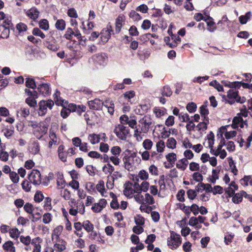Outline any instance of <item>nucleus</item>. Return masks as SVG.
Returning a JSON list of instances; mask_svg holds the SVG:
<instances>
[{"instance_id": "f257e3e1", "label": "nucleus", "mask_w": 252, "mask_h": 252, "mask_svg": "<svg viewBox=\"0 0 252 252\" xmlns=\"http://www.w3.org/2000/svg\"><path fill=\"white\" fill-rule=\"evenodd\" d=\"M233 128L232 126L229 125H226L220 127L218 130L217 136L219 138H224L223 135L226 139H230L235 137L237 134V132L235 130H231Z\"/></svg>"}, {"instance_id": "f03ea898", "label": "nucleus", "mask_w": 252, "mask_h": 252, "mask_svg": "<svg viewBox=\"0 0 252 252\" xmlns=\"http://www.w3.org/2000/svg\"><path fill=\"white\" fill-rule=\"evenodd\" d=\"M168 246L172 250H175L181 244L182 241L180 235L175 232L170 231V237L167 240Z\"/></svg>"}, {"instance_id": "7ed1b4c3", "label": "nucleus", "mask_w": 252, "mask_h": 252, "mask_svg": "<svg viewBox=\"0 0 252 252\" xmlns=\"http://www.w3.org/2000/svg\"><path fill=\"white\" fill-rule=\"evenodd\" d=\"M140 161L141 159L137 156V153L133 152L124 159L125 167L126 169L130 170L132 169L135 163L139 164Z\"/></svg>"}, {"instance_id": "20e7f679", "label": "nucleus", "mask_w": 252, "mask_h": 252, "mask_svg": "<svg viewBox=\"0 0 252 252\" xmlns=\"http://www.w3.org/2000/svg\"><path fill=\"white\" fill-rule=\"evenodd\" d=\"M138 122L140 131L143 133H147L152 124V120L150 116L148 115L144 116L139 120Z\"/></svg>"}, {"instance_id": "39448f33", "label": "nucleus", "mask_w": 252, "mask_h": 252, "mask_svg": "<svg viewBox=\"0 0 252 252\" xmlns=\"http://www.w3.org/2000/svg\"><path fill=\"white\" fill-rule=\"evenodd\" d=\"M114 132L119 139L122 140H126L129 133V130L127 127L119 124L115 126Z\"/></svg>"}, {"instance_id": "423d86ee", "label": "nucleus", "mask_w": 252, "mask_h": 252, "mask_svg": "<svg viewBox=\"0 0 252 252\" xmlns=\"http://www.w3.org/2000/svg\"><path fill=\"white\" fill-rule=\"evenodd\" d=\"M54 102L52 100H41L39 103L38 115L40 116L44 115L48 110H51L54 106Z\"/></svg>"}, {"instance_id": "0eeeda50", "label": "nucleus", "mask_w": 252, "mask_h": 252, "mask_svg": "<svg viewBox=\"0 0 252 252\" xmlns=\"http://www.w3.org/2000/svg\"><path fill=\"white\" fill-rule=\"evenodd\" d=\"M73 35L78 39L81 38V40L83 39V37H82L80 31L78 28H74V29L71 28H67L63 36L67 40H71Z\"/></svg>"}, {"instance_id": "6e6552de", "label": "nucleus", "mask_w": 252, "mask_h": 252, "mask_svg": "<svg viewBox=\"0 0 252 252\" xmlns=\"http://www.w3.org/2000/svg\"><path fill=\"white\" fill-rule=\"evenodd\" d=\"M30 182L35 185H39L41 183V174L36 169H33L29 175Z\"/></svg>"}, {"instance_id": "1a4fd4ad", "label": "nucleus", "mask_w": 252, "mask_h": 252, "mask_svg": "<svg viewBox=\"0 0 252 252\" xmlns=\"http://www.w3.org/2000/svg\"><path fill=\"white\" fill-rule=\"evenodd\" d=\"M47 125L45 123L41 122L39 124L37 128L34 131L33 133L37 138L40 139L47 133Z\"/></svg>"}, {"instance_id": "9d476101", "label": "nucleus", "mask_w": 252, "mask_h": 252, "mask_svg": "<svg viewBox=\"0 0 252 252\" xmlns=\"http://www.w3.org/2000/svg\"><path fill=\"white\" fill-rule=\"evenodd\" d=\"M227 96L228 98L235 99L236 102L240 103H243L246 100L245 97H241L239 96L238 95V91L234 89H230L227 92Z\"/></svg>"}, {"instance_id": "9b49d317", "label": "nucleus", "mask_w": 252, "mask_h": 252, "mask_svg": "<svg viewBox=\"0 0 252 252\" xmlns=\"http://www.w3.org/2000/svg\"><path fill=\"white\" fill-rule=\"evenodd\" d=\"M113 32L112 27L108 25L106 28H104L101 32L100 38L101 41L104 44L106 43L111 37V32Z\"/></svg>"}, {"instance_id": "f8f14e48", "label": "nucleus", "mask_w": 252, "mask_h": 252, "mask_svg": "<svg viewBox=\"0 0 252 252\" xmlns=\"http://www.w3.org/2000/svg\"><path fill=\"white\" fill-rule=\"evenodd\" d=\"M92 59L96 64L102 65L106 63L107 60V57L104 53L94 55L92 57Z\"/></svg>"}, {"instance_id": "ddd939ff", "label": "nucleus", "mask_w": 252, "mask_h": 252, "mask_svg": "<svg viewBox=\"0 0 252 252\" xmlns=\"http://www.w3.org/2000/svg\"><path fill=\"white\" fill-rule=\"evenodd\" d=\"M107 204L105 199H100L98 203H94L92 207V210L95 213L100 212Z\"/></svg>"}, {"instance_id": "4468645a", "label": "nucleus", "mask_w": 252, "mask_h": 252, "mask_svg": "<svg viewBox=\"0 0 252 252\" xmlns=\"http://www.w3.org/2000/svg\"><path fill=\"white\" fill-rule=\"evenodd\" d=\"M88 104L90 108L94 110L102 109L104 106V102L99 99H95L93 100L89 101Z\"/></svg>"}, {"instance_id": "2eb2a0df", "label": "nucleus", "mask_w": 252, "mask_h": 252, "mask_svg": "<svg viewBox=\"0 0 252 252\" xmlns=\"http://www.w3.org/2000/svg\"><path fill=\"white\" fill-rule=\"evenodd\" d=\"M60 92L56 91L53 94V97L55 103L57 105H61L63 107H66L67 105V102L60 96Z\"/></svg>"}, {"instance_id": "dca6fc26", "label": "nucleus", "mask_w": 252, "mask_h": 252, "mask_svg": "<svg viewBox=\"0 0 252 252\" xmlns=\"http://www.w3.org/2000/svg\"><path fill=\"white\" fill-rule=\"evenodd\" d=\"M42 242V239L39 237H36L32 240V252H41V246L40 244Z\"/></svg>"}, {"instance_id": "f3484780", "label": "nucleus", "mask_w": 252, "mask_h": 252, "mask_svg": "<svg viewBox=\"0 0 252 252\" xmlns=\"http://www.w3.org/2000/svg\"><path fill=\"white\" fill-rule=\"evenodd\" d=\"M63 230V226L62 225H59L57 226L53 231L52 234V241H60V238L59 236L61 234Z\"/></svg>"}, {"instance_id": "a211bd4d", "label": "nucleus", "mask_w": 252, "mask_h": 252, "mask_svg": "<svg viewBox=\"0 0 252 252\" xmlns=\"http://www.w3.org/2000/svg\"><path fill=\"white\" fill-rule=\"evenodd\" d=\"M125 17L124 15L119 16L116 20L115 31L116 33H119L121 28L125 22Z\"/></svg>"}, {"instance_id": "6ab92c4d", "label": "nucleus", "mask_w": 252, "mask_h": 252, "mask_svg": "<svg viewBox=\"0 0 252 252\" xmlns=\"http://www.w3.org/2000/svg\"><path fill=\"white\" fill-rule=\"evenodd\" d=\"M125 186V188L124 190V194L128 198H132L134 193L132 187V184L128 183L126 184Z\"/></svg>"}, {"instance_id": "aec40b11", "label": "nucleus", "mask_w": 252, "mask_h": 252, "mask_svg": "<svg viewBox=\"0 0 252 252\" xmlns=\"http://www.w3.org/2000/svg\"><path fill=\"white\" fill-rule=\"evenodd\" d=\"M38 90L39 93L45 96L50 94V88L48 84H42L38 86Z\"/></svg>"}, {"instance_id": "412c9836", "label": "nucleus", "mask_w": 252, "mask_h": 252, "mask_svg": "<svg viewBox=\"0 0 252 252\" xmlns=\"http://www.w3.org/2000/svg\"><path fill=\"white\" fill-rule=\"evenodd\" d=\"M238 189V187L234 181H232L229 186L225 189V193L229 196H232L234 194L235 190Z\"/></svg>"}, {"instance_id": "4be33fe9", "label": "nucleus", "mask_w": 252, "mask_h": 252, "mask_svg": "<svg viewBox=\"0 0 252 252\" xmlns=\"http://www.w3.org/2000/svg\"><path fill=\"white\" fill-rule=\"evenodd\" d=\"M26 14L31 19L35 20L38 18L39 11L35 7H32L27 10Z\"/></svg>"}, {"instance_id": "5701e85b", "label": "nucleus", "mask_w": 252, "mask_h": 252, "mask_svg": "<svg viewBox=\"0 0 252 252\" xmlns=\"http://www.w3.org/2000/svg\"><path fill=\"white\" fill-rule=\"evenodd\" d=\"M231 126H232L233 129L237 128L239 127H243L244 122L242 117L240 116L234 117Z\"/></svg>"}, {"instance_id": "b1692460", "label": "nucleus", "mask_w": 252, "mask_h": 252, "mask_svg": "<svg viewBox=\"0 0 252 252\" xmlns=\"http://www.w3.org/2000/svg\"><path fill=\"white\" fill-rule=\"evenodd\" d=\"M30 114V110L28 107H22L16 111V116L18 118H26Z\"/></svg>"}, {"instance_id": "393cba45", "label": "nucleus", "mask_w": 252, "mask_h": 252, "mask_svg": "<svg viewBox=\"0 0 252 252\" xmlns=\"http://www.w3.org/2000/svg\"><path fill=\"white\" fill-rule=\"evenodd\" d=\"M215 137L212 132H210L205 139L204 145L207 148L213 147L214 144Z\"/></svg>"}, {"instance_id": "a878e982", "label": "nucleus", "mask_w": 252, "mask_h": 252, "mask_svg": "<svg viewBox=\"0 0 252 252\" xmlns=\"http://www.w3.org/2000/svg\"><path fill=\"white\" fill-rule=\"evenodd\" d=\"M104 108H106L110 115H113L114 112V104L112 100H106L104 102Z\"/></svg>"}, {"instance_id": "bb28decb", "label": "nucleus", "mask_w": 252, "mask_h": 252, "mask_svg": "<svg viewBox=\"0 0 252 252\" xmlns=\"http://www.w3.org/2000/svg\"><path fill=\"white\" fill-rule=\"evenodd\" d=\"M96 190L101 194L102 196H107V191L105 189L104 182L100 181L96 186Z\"/></svg>"}, {"instance_id": "cd10ccee", "label": "nucleus", "mask_w": 252, "mask_h": 252, "mask_svg": "<svg viewBox=\"0 0 252 252\" xmlns=\"http://www.w3.org/2000/svg\"><path fill=\"white\" fill-rule=\"evenodd\" d=\"M55 243L54 248L56 251L59 252H62L65 249V242L63 240L60 239V241H53Z\"/></svg>"}, {"instance_id": "c85d7f7f", "label": "nucleus", "mask_w": 252, "mask_h": 252, "mask_svg": "<svg viewBox=\"0 0 252 252\" xmlns=\"http://www.w3.org/2000/svg\"><path fill=\"white\" fill-rule=\"evenodd\" d=\"M189 163V161L187 158H183L177 161L176 165L177 168L178 169H180L182 170H185L186 169Z\"/></svg>"}, {"instance_id": "c756f323", "label": "nucleus", "mask_w": 252, "mask_h": 252, "mask_svg": "<svg viewBox=\"0 0 252 252\" xmlns=\"http://www.w3.org/2000/svg\"><path fill=\"white\" fill-rule=\"evenodd\" d=\"M2 247L6 252H16L15 247L14 246L13 243L11 241L6 242L3 245Z\"/></svg>"}, {"instance_id": "7c9ffc66", "label": "nucleus", "mask_w": 252, "mask_h": 252, "mask_svg": "<svg viewBox=\"0 0 252 252\" xmlns=\"http://www.w3.org/2000/svg\"><path fill=\"white\" fill-rule=\"evenodd\" d=\"M0 26L8 29L10 31L13 30L14 29L13 25L11 21V18L10 17H6L4 19L2 24Z\"/></svg>"}, {"instance_id": "2f4dec72", "label": "nucleus", "mask_w": 252, "mask_h": 252, "mask_svg": "<svg viewBox=\"0 0 252 252\" xmlns=\"http://www.w3.org/2000/svg\"><path fill=\"white\" fill-rule=\"evenodd\" d=\"M204 21L206 22L207 25L208 27V30L210 32H213L216 29L215 26V23L213 21V19L210 17H208L204 19Z\"/></svg>"}, {"instance_id": "473e14b6", "label": "nucleus", "mask_w": 252, "mask_h": 252, "mask_svg": "<svg viewBox=\"0 0 252 252\" xmlns=\"http://www.w3.org/2000/svg\"><path fill=\"white\" fill-rule=\"evenodd\" d=\"M100 134H96L95 133H92L89 134L88 136V140L90 141L91 143L93 145L98 143L100 141Z\"/></svg>"}, {"instance_id": "72a5a7b5", "label": "nucleus", "mask_w": 252, "mask_h": 252, "mask_svg": "<svg viewBox=\"0 0 252 252\" xmlns=\"http://www.w3.org/2000/svg\"><path fill=\"white\" fill-rule=\"evenodd\" d=\"M153 112L157 118H160L165 114L166 110L163 108L155 107Z\"/></svg>"}, {"instance_id": "f704fd0d", "label": "nucleus", "mask_w": 252, "mask_h": 252, "mask_svg": "<svg viewBox=\"0 0 252 252\" xmlns=\"http://www.w3.org/2000/svg\"><path fill=\"white\" fill-rule=\"evenodd\" d=\"M189 224L190 226L194 227L195 228L198 229L201 228L202 226L198 221L196 217H191L189 221Z\"/></svg>"}, {"instance_id": "c9c22d12", "label": "nucleus", "mask_w": 252, "mask_h": 252, "mask_svg": "<svg viewBox=\"0 0 252 252\" xmlns=\"http://www.w3.org/2000/svg\"><path fill=\"white\" fill-rule=\"evenodd\" d=\"M219 172L220 170L218 169H213L212 175L209 179V181L211 183L215 184L216 182V181L219 179Z\"/></svg>"}, {"instance_id": "e433bc0d", "label": "nucleus", "mask_w": 252, "mask_h": 252, "mask_svg": "<svg viewBox=\"0 0 252 252\" xmlns=\"http://www.w3.org/2000/svg\"><path fill=\"white\" fill-rule=\"evenodd\" d=\"M252 13L250 11L247 12L244 15L240 16L239 18L240 23L242 25L246 24L248 21L250 19Z\"/></svg>"}, {"instance_id": "4c0bfd02", "label": "nucleus", "mask_w": 252, "mask_h": 252, "mask_svg": "<svg viewBox=\"0 0 252 252\" xmlns=\"http://www.w3.org/2000/svg\"><path fill=\"white\" fill-rule=\"evenodd\" d=\"M135 95V93L133 91H129L124 93L121 97H124L125 99L127 100L128 102H131V99L133 98Z\"/></svg>"}, {"instance_id": "58836bf2", "label": "nucleus", "mask_w": 252, "mask_h": 252, "mask_svg": "<svg viewBox=\"0 0 252 252\" xmlns=\"http://www.w3.org/2000/svg\"><path fill=\"white\" fill-rule=\"evenodd\" d=\"M30 152L33 155L38 154L39 152V144L38 142H34L30 147Z\"/></svg>"}, {"instance_id": "ea45409f", "label": "nucleus", "mask_w": 252, "mask_h": 252, "mask_svg": "<svg viewBox=\"0 0 252 252\" xmlns=\"http://www.w3.org/2000/svg\"><path fill=\"white\" fill-rule=\"evenodd\" d=\"M20 231L19 229L16 227L11 228L9 229V235L10 236L14 239H17L20 235Z\"/></svg>"}, {"instance_id": "a19ab883", "label": "nucleus", "mask_w": 252, "mask_h": 252, "mask_svg": "<svg viewBox=\"0 0 252 252\" xmlns=\"http://www.w3.org/2000/svg\"><path fill=\"white\" fill-rule=\"evenodd\" d=\"M110 196L112 198V200L110 203L111 207L114 209H118L119 208V204L116 196L112 192L110 193Z\"/></svg>"}, {"instance_id": "79ce46f5", "label": "nucleus", "mask_w": 252, "mask_h": 252, "mask_svg": "<svg viewBox=\"0 0 252 252\" xmlns=\"http://www.w3.org/2000/svg\"><path fill=\"white\" fill-rule=\"evenodd\" d=\"M83 228L87 231V232L90 233L91 231L94 229V225L88 220H85L83 222Z\"/></svg>"}, {"instance_id": "37998d69", "label": "nucleus", "mask_w": 252, "mask_h": 252, "mask_svg": "<svg viewBox=\"0 0 252 252\" xmlns=\"http://www.w3.org/2000/svg\"><path fill=\"white\" fill-rule=\"evenodd\" d=\"M65 22L63 19L58 20L55 23L56 28L60 31H63L65 28Z\"/></svg>"}, {"instance_id": "c03bdc74", "label": "nucleus", "mask_w": 252, "mask_h": 252, "mask_svg": "<svg viewBox=\"0 0 252 252\" xmlns=\"http://www.w3.org/2000/svg\"><path fill=\"white\" fill-rule=\"evenodd\" d=\"M137 177L141 180L146 181L149 179V176L147 171L142 169L139 171Z\"/></svg>"}, {"instance_id": "a18cd8bd", "label": "nucleus", "mask_w": 252, "mask_h": 252, "mask_svg": "<svg viewBox=\"0 0 252 252\" xmlns=\"http://www.w3.org/2000/svg\"><path fill=\"white\" fill-rule=\"evenodd\" d=\"M10 33V30L0 25V37L7 38Z\"/></svg>"}, {"instance_id": "49530a36", "label": "nucleus", "mask_w": 252, "mask_h": 252, "mask_svg": "<svg viewBox=\"0 0 252 252\" xmlns=\"http://www.w3.org/2000/svg\"><path fill=\"white\" fill-rule=\"evenodd\" d=\"M9 178L11 182L13 184H17L19 181V177L18 174L15 171H12L9 174Z\"/></svg>"}, {"instance_id": "de8ad7c7", "label": "nucleus", "mask_w": 252, "mask_h": 252, "mask_svg": "<svg viewBox=\"0 0 252 252\" xmlns=\"http://www.w3.org/2000/svg\"><path fill=\"white\" fill-rule=\"evenodd\" d=\"M177 142L173 137L169 138L166 142V146L170 149H174L176 148Z\"/></svg>"}, {"instance_id": "09e8293b", "label": "nucleus", "mask_w": 252, "mask_h": 252, "mask_svg": "<svg viewBox=\"0 0 252 252\" xmlns=\"http://www.w3.org/2000/svg\"><path fill=\"white\" fill-rule=\"evenodd\" d=\"M39 26L43 30H48L49 29V25L48 20L45 19L41 20L39 22Z\"/></svg>"}, {"instance_id": "8fccbe9b", "label": "nucleus", "mask_w": 252, "mask_h": 252, "mask_svg": "<svg viewBox=\"0 0 252 252\" xmlns=\"http://www.w3.org/2000/svg\"><path fill=\"white\" fill-rule=\"evenodd\" d=\"M114 167L112 165H111L109 163L105 165L102 168L103 172L106 174H111L112 173V172L114 171Z\"/></svg>"}, {"instance_id": "3c124183", "label": "nucleus", "mask_w": 252, "mask_h": 252, "mask_svg": "<svg viewBox=\"0 0 252 252\" xmlns=\"http://www.w3.org/2000/svg\"><path fill=\"white\" fill-rule=\"evenodd\" d=\"M153 142L149 139H146L144 140L142 143L143 148L146 150H150L152 148Z\"/></svg>"}, {"instance_id": "603ef678", "label": "nucleus", "mask_w": 252, "mask_h": 252, "mask_svg": "<svg viewBox=\"0 0 252 252\" xmlns=\"http://www.w3.org/2000/svg\"><path fill=\"white\" fill-rule=\"evenodd\" d=\"M20 240L22 243L26 246H28L30 244H32V240H31V238L29 236H24L22 235L20 236Z\"/></svg>"}, {"instance_id": "864d4df0", "label": "nucleus", "mask_w": 252, "mask_h": 252, "mask_svg": "<svg viewBox=\"0 0 252 252\" xmlns=\"http://www.w3.org/2000/svg\"><path fill=\"white\" fill-rule=\"evenodd\" d=\"M144 201L145 204L152 205L155 203V200L154 197L148 193H147L145 194Z\"/></svg>"}, {"instance_id": "5fc2aeb1", "label": "nucleus", "mask_w": 252, "mask_h": 252, "mask_svg": "<svg viewBox=\"0 0 252 252\" xmlns=\"http://www.w3.org/2000/svg\"><path fill=\"white\" fill-rule=\"evenodd\" d=\"M129 16L131 19L135 21H138L141 19V16L134 10H131L130 12Z\"/></svg>"}, {"instance_id": "6e6d98bb", "label": "nucleus", "mask_w": 252, "mask_h": 252, "mask_svg": "<svg viewBox=\"0 0 252 252\" xmlns=\"http://www.w3.org/2000/svg\"><path fill=\"white\" fill-rule=\"evenodd\" d=\"M26 85L27 87L34 89L36 87V84L32 78H27L26 81Z\"/></svg>"}, {"instance_id": "4d7b16f0", "label": "nucleus", "mask_w": 252, "mask_h": 252, "mask_svg": "<svg viewBox=\"0 0 252 252\" xmlns=\"http://www.w3.org/2000/svg\"><path fill=\"white\" fill-rule=\"evenodd\" d=\"M135 201L140 204H145L144 196L141 193H136L133 196Z\"/></svg>"}, {"instance_id": "13d9d810", "label": "nucleus", "mask_w": 252, "mask_h": 252, "mask_svg": "<svg viewBox=\"0 0 252 252\" xmlns=\"http://www.w3.org/2000/svg\"><path fill=\"white\" fill-rule=\"evenodd\" d=\"M210 86L214 87L219 92H221L223 90V86L220 85L216 80L213 81L209 83Z\"/></svg>"}, {"instance_id": "bf43d9fd", "label": "nucleus", "mask_w": 252, "mask_h": 252, "mask_svg": "<svg viewBox=\"0 0 252 252\" xmlns=\"http://www.w3.org/2000/svg\"><path fill=\"white\" fill-rule=\"evenodd\" d=\"M166 158L170 163H174L177 160L176 154L174 153H169L166 156Z\"/></svg>"}, {"instance_id": "052dcab7", "label": "nucleus", "mask_w": 252, "mask_h": 252, "mask_svg": "<svg viewBox=\"0 0 252 252\" xmlns=\"http://www.w3.org/2000/svg\"><path fill=\"white\" fill-rule=\"evenodd\" d=\"M208 122H209L208 120H205V121L202 123H200L196 126L197 129L200 131H204L207 128V125L208 123Z\"/></svg>"}, {"instance_id": "680f3d73", "label": "nucleus", "mask_w": 252, "mask_h": 252, "mask_svg": "<svg viewBox=\"0 0 252 252\" xmlns=\"http://www.w3.org/2000/svg\"><path fill=\"white\" fill-rule=\"evenodd\" d=\"M209 77L208 76H198L193 78L192 79V82L194 83H198L199 84H202L204 81L207 80L209 79Z\"/></svg>"}, {"instance_id": "e2e57ef3", "label": "nucleus", "mask_w": 252, "mask_h": 252, "mask_svg": "<svg viewBox=\"0 0 252 252\" xmlns=\"http://www.w3.org/2000/svg\"><path fill=\"white\" fill-rule=\"evenodd\" d=\"M157 151L158 153L163 152L165 148V143L163 140H159L156 144Z\"/></svg>"}, {"instance_id": "0e129e2a", "label": "nucleus", "mask_w": 252, "mask_h": 252, "mask_svg": "<svg viewBox=\"0 0 252 252\" xmlns=\"http://www.w3.org/2000/svg\"><path fill=\"white\" fill-rule=\"evenodd\" d=\"M171 39H172V40H173V42L169 44V45L171 48H174V47L177 46L178 43L179 42H180L181 40L180 37L177 35H172L171 36Z\"/></svg>"}, {"instance_id": "69168bd1", "label": "nucleus", "mask_w": 252, "mask_h": 252, "mask_svg": "<svg viewBox=\"0 0 252 252\" xmlns=\"http://www.w3.org/2000/svg\"><path fill=\"white\" fill-rule=\"evenodd\" d=\"M161 94L163 95L168 97L171 95L172 92L169 86H165L163 87L161 91Z\"/></svg>"}, {"instance_id": "338daca9", "label": "nucleus", "mask_w": 252, "mask_h": 252, "mask_svg": "<svg viewBox=\"0 0 252 252\" xmlns=\"http://www.w3.org/2000/svg\"><path fill=\"white\" fill-rule=\"evenodd\" d=\"M4 135L7 138H10L14 133L13 128H5L3 130Z\"/></svg>"}, {"instance_id": "774afa93", "label": "nucleus", "mask_w": 252, "mask_h": 252, "mask_svg": "<svg viewBox=\"0 0 252 252\" xmlns=\"http://www.w3.org/2000/svg\"><path fill=\"white\" fill-rule=\"evenodd\" d=\"M52 215L49 213H45L43 215L42 221L45 224H48L50 223L52 220Z\"/></svg>"}]
</instances>
